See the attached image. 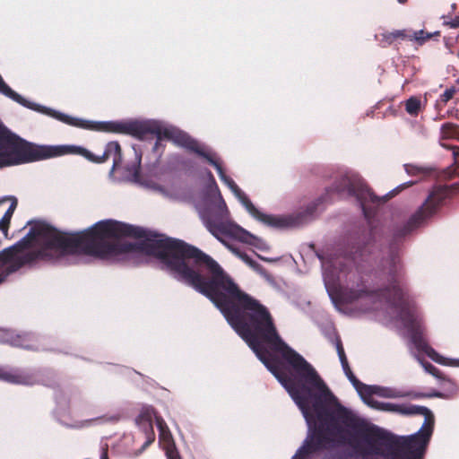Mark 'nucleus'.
Instances as JSON below:
<instances>
[{
  "label": "nucleus",
  "mask_w": 459,
  "mask_h": 459,
  "mask_svg": "<svg viewBox=\"0 0 459 459\" xmlns=\"http://www.w3.org/2000/svg\"><path fill=\"white\" fill-rule=\"evenodd\" d=\"M210 300L248 344L299 406L309 429L316 420L322 424L292 459H307L319 449L348 446L362 456L382 455L392 459H422L433 432L434 416L426 407L368 400V406L403 415H422L420 429L394 440L380 431L365 429L360 420L342 406L316 370L281 338L273 318L264 305L243 292L221 266L210 256Z\"/></svg>",
  "instance_id": "nucleus-1"
},
{
  "label": "nucleus",
  "mask_w": 459,
  "mask_h": 459,
  "mask_svg": "<svg viewBox=\"0 0 459 459\" xmlns=\"http://www.w3.org/2000/svg\"><path fill=\"white\" fill-rule=\"evenodd\" d=\"M65 255V233L44 222H35L27 236L0 254V285L8 275L36 258L57 259Z\"/></svg>",
  "instance_id": "nucleus-2"
},
{
  "label": "nucleus",
  "mask_w": 459,
  "mask_h": 459,
  "mask_svg": "<svg viewBox=\"0 0 459 459\" xmlns=\"http://www.w3.org/2000/svg\"><path fill=\"white\" fill-rule=\"evenodd\" d=\"M385 298L386 301L393 303L400 307V319L407 331V335L411 339L415 348L426 353L432 360L441 365H451L450 359L439 355L435 350L428 345L422 337V329L420 320L413 307L411 306L405 298L400 285H394L391 289L381 291L380 293H368L364 290H350L344 299L352 302L357 299H362L365 303H372L377 299Z\"/></svg>",
  "instance_id": "nucleus-3"
},
{
  "label": "nucleus",
  "mask_w": 459,
  "mask_h": 459,
  "mask_svg": "<svg viewBox=\"0 0 459 459\" xmlns=\"http://www.w3.org/2000/svg\"><path fill=\"white\" fill-rule=\"evenodd\" d=\"M69 153L80 154L87 160L96 163H102L108 159H112L113 166L110 171L111 174L120 167L122 161L121 148L117 142L108 143L104 153L101 156H95L90 151L79 146H37L32 145L21 138L14 158L12 161V166L34 160L59 157Z\"/></svg>",
  "instance_id": "nucleus-4"
},
{
  "label": "nucleus",
  "mask_w": 459,
  "mask_h": 459,
  "mask_svg": "<svg viewBox=\"0 0 459 459\" xmlns=\"http://www.w3.org/2000/svg\"><path fill=\"white\" fill-rule=\"evenodd\" d=\"M200 217L207 230L217 238L225 235L240 242L254 246L260 250H268L269 246L263 239L241 228L230 218L225 202L220 200L206 209L199 210Z\"/></svg>",
  "instance_id": "nucleus-5"
},
{
  "label": "nucleus",
  "mask_w": 459,
  "mask_h": 459,
  "mask_svg": "<svg viewBox=\"0 0 459 459\" xmlns=\"http://www.w3.org/2000/svg\"><path fill=\"white\" fill-rule=\"evenodd\" d=\"M123 131L141 140L154 135L159 141L162 139L171 140L173 143L188 149H194L195 145V141L185 133L154 120L129 123L123 126Z\"/></svg>",
  "instance_id": "nucleus-6"
},
{
  "label": "nucleus",
  "mask_w": 459,
  "mask_h": 459,
  "mask_svg": "<svg viewBox=\"0 0 459 459\" xmlns=\"http://www.w3.org/2000/svg\"><path fill=\"white\" fill-rule=\"evenodd\" d=\"M201 156H204L207 159V160L214 166L216 169L221 179L228 186V187L232 191L235 196L239 200V202L243 204V206L247 209V211L256 220L262 221L267 225H279V220L271 215L265 214L260 212L249 200L247 195L237 186V184L228 177L224 170L222 169L221 164L216 160L212 155L204 152L203 148H201L198 143L195 142V148L192 149Z\"/></svg>",
  "instance_id": "nucleus-7"
},
{
  "label": "nucleus",
  "mask_w": 459,
  "mask_h": 459,
  "mask_svg": "<svg viewBox=\"0 0 459 459\" xmlns=\"http://www.w3.org/2000/svg\"><path fill=\"white\" fill-rule=\"evenodd\" d=\"M201 156H204L207 159V160L214 166L216 169L221 179L228 186V187L232 191L235 196L239 200V202L243 204V206L247 209V211L256 220L262 221L267 225H279V220L271 215L265 214L260 212L249 200L247 195L237 186V184L228 177L224 170L222 169L221 164L216 160L212 155L204 152L203 148H201L198 143L195 142V148L192 149Z\"/></svg>",
  "instance_id": "nucleus-8"
},
{
  "label": "nucleus",
  "mask_w": 459,
  "mask_h": 459,
  "mask_svg": "<svg viewBox=\"0 0 459 459\" xmlns=\"http://www.w3.org/2000/svg\"><path fill=\"white\" fill-rule=\"evenodd\" d=\"M201 156H204L207 159V160L214 166L216 169L221 179L228 186V187L232 191L235 196L239 200V202L243 204V206L247 209V211L256 220L262 221L267 225H279V220L271 215L265 214L260 212L249 200L247 195L237 186V184L228 177L224 170L222 169L221 164L216 160L212 155L204 152L203 148H201L198 143L195 142V148L192 149Z\"/></svg>",
  "instance_id": "nucleus-9"
},
{
  "label": "nucleus",
  "mask_w": 459,
  "mask_h": 459,
  "mask_svg": "<svg viewBox=\"0 0 459 459\" xmlns=\"http://www.w3.org/2000/svg\"><path fill=\"white\" fill-rule=\"evenodd\" d=\"M335 191L355 195L360 202L365 215H367L368 209H369L368 207V203L377 204L379 202V198L371 192L358 175L353 173L346 174L336 185Z\"/></svg>",
  "instance_id": "nucleus-10"
},
{
  "label": "nucleus",
  "mask_w": 459,
  "mask_h": 459,
  "mask_svg": "<svg viewBox=\"0 0 459 459\" xmlns=\"http://www.w3.org/2000/svg\"><path fill=\"white\" fill-rule=\"evenodd\" d=\"M446 197V191L442 187L434 189L425 203L410 217L406 224V230L411 231L431 218Z\"/></svg>",
  "instance_id": "nucleus-11"
},
{
  "label": "nucleus",
  "mask_w": 459,
  "mask_h": 459,
  "mask_svg": "<svg viewBox=\"0 0 459 459\" xmlns=\"http://www.w3.org/2000/svg\"><path fill=\"white\" fill-rule=\"evenodd\" d=\"M21 138L8 130L0 121V169L12 166Z\"/></svg>",
  "instance_id": "nucleus-12"
},
{
  "label": "nucleus",
  "mask_w": 459,
  "mask_h": 459,
  "mask_svg": "<svg viewBox=\"0 0 459 459\" xmlns=\"http://www.w3.org/2000/svg\"><path fill=\"white\" fill-rule=\"evenodd\" d=\"M156 423L160 431V443L165 450L168 459H180L178 453L175 448V444L171 433L166 426L164 420L157 417Z\"/></svg>",
  "instance_id": "nucleus-13"
},
{
  "label": "nucleus",
  "mask_w": 459,
  "mask_h": 459,
  "mask_svg": "<svg viewBox=\"0 0 459 459\" xmlns=\"http://www.w3.org/2000/svg\"><path fill=\"white\" fill-rule=\"evenodd\" d=\"M366 392H362L360 397L363 399L365 403L368 404V400H375L372 394H377L385 398H400L409 396L410 393L396 390L388 387H381L378 385H368Z\"/></svg>",
  "instance_id": "nucleus-14"
},
{
  "label": "nucleus",
  "mask_w": 459,
  "mask_h": 459,
  "mask_svg": "<svg viewBox=\"0 0 459 459\" xmlns=\"http://www.w3.org/2000/svg\"><path fill=\"white\" fill-rule=\"evenodd\" d=\"M0 380L12 384L31 385V377L18 370L0 367Z\"/></svg>",
  "instance_id": "nucleus-15"
},
{
  "label": "nucleus",
  "mask_w": 459,
  "mask_h": 459,
  "mask_svg": "<svg viewBox=\"0 0 459 459\" xmlns=\"http://www.w3.org/2000/svg\"><path fill=\"white\" fill-rule=\"evenodd\" d=\"M376 39L382 47L385 48L397 39H407V31L405 30H397L392 32L384 31L376 35Z\"/></svg>",
  "instance_id": "nucleus-16"
},
{
  "label": "nucleus",
  "mask_w": 459,
  "mask_h": 459,
  "mask_svg": "<svg viewBox=\"0 0 459 459\" xmlns=\"http://www.w3.org/2000/svg\"><path fill=\"white\" fill-rule=\"evenodd\" d=\"M0 93L4 94V96L12 99L13 100L16 101L17 103L32 108V109H38L35 107V104L30 103L27 100H25L22 96L13 91L3 80L2 76L0 75Z\"/></svg>",
  "instance_id": "nucleus-17"
},
{
  "label": "nucleus",
  "mask_w": 459,
  "mask_h": 459,
  "mask_svg": "<svg viewBox=\"0 0 459 459\" xmlns=\"http://www.w3.org/2000/svg\"><path fill=\"white\" fill-rule=\"evenodd\" d=\"M8 199L11 201V204L0 221V231L4 238H6L7 236L10 221L17 206V199L15 197H10Z\"/></svg>",
  "instance_id": "nucleus-18"
},
{
  "label": "nucleus",
  "mask_w": 459,
  "mask_h": 459,
  "mask_svg": "<svg viewBox=\"0 0 459 459\" xmlns=\"http://www.w3.org/2000/svg\"><path fill=\"white\" fill-rule=\"evenodd\" d=\"M152 412L147 411L146 412L142 413L139 418L137 419V423L143 428V429L148 433L150 431V434H148V440L146 442V445L152 443L154 439V435L152 432Z\"/></svg>",
  "instance_id": "nucleus-19"
},
{
  "label": "nucleus",
  "mask_w": 459,
  "mask_h": 459,
  "mask_svg": "<svg viewBox=\"0 0 459 459\" xmlns=\"http://www.w3.org/2000/svg\"><path fill=\"white\" fill-rule=\"evenodd\" d=\"M439 35H440V32L438 30L434 31L433 33H429V32L424 31L423 30H420L417 31H413L411 34L407 33V39H409L410 41H414L418 45H423L425 42H427L432 37H438Z\"/></svg>",
  "instance_id": "nucleus-20"
},
{
  "label": "nucleus",
  "mask_w": 459,
  "mask_h": 459,
  "mask_svg": "<svg viewBox=\"0 0 459 459\" xmlns=\"http://www.w3.org/2000/svg\"><path fill=\"white\" fill-rule=\"evenodd\" d=\"M48 114L51 115L52 117H56V119L64 122V123H66L68 125H71V126H80V127H85V128H90L91 126L89 125V122L87 121H82V120H80V119H77V118H74V117H71L65 114H62V113H58V112H56V111H49V112H47Z\"/></svg>",
  "instance_id": "nucleus-21"
},
{
  "label": "nucleus",
  "mask_w": 459,
  "mask_h": 459,
  "mask_svg": "<svg viewBox=\"0 0 459 459\" xmlns=\"http://www.w3.org/2000/svg\"><path fill=\"white\" fill-rule=\"evenodd\" d=\"M333 342L336 348V351H337L342 369L344 371V374L348 373L351 369L349 366V363H348V360H347V358H346V355L344 352V349L342 347V341L339 338V336H335L333 340Z\"/></svg>",
  "instance_id": "nucleus-22"
},
{
  "label": "nucleus",
  "mask_w": 459,
  "mask_h": 459,
  "mask_svg": "<svg viewBox=\"0 0 459 459\" xmlns=\"http://www.w3.org/2000/svg\"><path fill=\"white\" fill-rule=\"evenodd\" d=\"M441 140L459 138V127L452 123H446L440 129Z\"/></svg>",
  "instance_id": "nucleus-23"
},
{
  "label": "nucleus",
  "mask_w": 459,
  "mask_h": 459,
  "mask_svg": "<svg viewBox=\"0 0 459 459\" xmlns=\"http://www.w3.org/2000/svg\"><path fill=\"white\" fill-rule=\"evenodd\" d=\"M420 107L421 102L416 97H411L405 102V109L407 113L411 116H417L420 110Z\"/></svg>",
  "instance_id": "nucleus-24"
},
{
  "label": "nucleus",
  "mask_w": 459,
  "mask_h": 459,
  "mask_svg": "<svg viewBox=\"0 0 459 459\" xmlns=\"http://www.w3.org/2000/svg\"><path fill=\"white\" fill-rule=\"evenodd\" d=\"M222 235H220V242H221L228 249H230L234 255L238 256L243 262H245L247 265L250 263L251 258L245 253L239 251L238 248L234 247L232 245L229 244L222 238Z\"/></svg>",
  "instance_id": "nucleus-25"
},
{
  "label": "nucleus",
  "mask_w": 459,
  "mask_h": 459,
  "mask_svg": "<svg viewBox=\"0 0 459 459\" xmlns=\"http://www.w3.org/2000/svg\"><path fill=\"white\" fill-rule=\"evenodd\" d=\"M345 376L351 381V383L355 387L359 395H361L362 392L365 393V390L368 389L367 385L361 383L356 378L351 370H350L348 373H345Z\"/></svg>",
  "instance_id": "nucleus-26"
},
{
  "label": "nucleus",
  "mask_w": 459,
  "mask_h": 459,
  "mask_svg": "<svg viewBox=\"0 0 459 459\" xmlns=\"http://www.w3.org/2000/svg\"><path fill=\"white\" fill-rule=\"evenodd\" d=\"M330 266L331 265L328 262H323L324 280L327 288L331 285L334 286L335 283V276L329 271Z\"/></svg>",
  "instance_id": "nucleus-27"
},
{
  "label": "nucleus",
  "mask_w": 459,
  "mask_h": 459,
  "mask_svg": "<svg viewBox=\"0 0 459 459\" xmlns=\"http://www.w3.org/2000/svg\"><path fill=\"white\" fill-rule=\"evenodd\" d=\"M140 162H141V158L137 157L134 164H133L132 166L126 167V171H127L126 177L128 178L136 179L138 178Z\"/></svg>",
  "instance_id": "nucleus-28"
},
{
  "label": "nucleus",
  "mask_w": 459,
  "mask_h": 459,
  "mask_svg": "<svg viewBox=\"0 0 459 459\" xmlns=\"http://www.w3.org/2000/svg\"><path fill=\"white\" fill-rule=\"evenodd\" d=\"M248 265L254 269L255 271H256L257 273H259L261 275H263L264 277H265L267 280H271V275L267 273V272L258 264L256 263L255 261L254 260H250V263L248 264Z\"/></svg>",
  "instance_id": "nucleus-29"
},
{
  "label": "nucleus",
  "mask_w": 459,
  "mask_h": 459,
  "mask_svg": "<svg viewBox=\"0 0 459 459\" xmlns=\"http://www.w3.org/2000/svg\"><path fill=\"white\" fill-rule=\"evenodd\" d=\"M12 343L15 346H20V347H22V348H26V349H30L32 348L31 345H30L29 343H27V340L25 337H22L21 335H17L16 338L14 340L12 341Z\"/></svg>",
  "instance_id": "nucleus-30"
},
{
  "label": "nucleus",
  "mask_w": 459,
  "mask_h": 459,
  "mask_svg": "<svg viewBox=\"0 0 459 459\" xmlns=\"http://www.w3.org/2000/svg\"><path fill=\"white\" fill-rule=\"evenodd\" d=\"M455 89L450 88L445 91V92L441 95V100L445 103L449 101L455 95Z\"/></svg>",
  "instance_id": "nucleus-31"
},
{
  "label": "nucleus",
  "mask_w": 459,
  "mask_h": 459,
  "mask_svg": "<svg viewBox=\"0 0 459 459\" xmlns=\"http://www.w3.org/2000/svg\"><path fill=\"white\" fill-rule=\"evenodd\" d=\"M421 365L424 367L425 370L433 375V376H437V369L433 366L431 365L430 363H424V362H421Z\"/></svg>",
  "instance_id": "nucleus-32"
},
{
  "label": "nucleus",
  "mask_w": 459,
  "mask_h": 459,
  "mask_svg": "<svg viewBox=\"0 0 459 459\" xmlns=\"http://www.w3.org/2000/svg\"><path fill=\"white\" fill-rule=\"evenodd\" d=\"M445 24L448 25L450 28H458L459 27V15L455 16L453 20L449 22H446Z\"/></svg>",
  "instance_id": "nucleus-33"
},
{
  "label": "nucleus",
  "mask_w": 459,
  "mask_h": 459,
  "mask_svg": "<svg viewBox=\"0 0 459 459\" xmlns=\"http://www.w3.org/2000/svg\"><path fill=\"white\" fill-rule=\"evenodd\" d=\"M442 146L452 150L454 158L455 159L456 158V156L459 153V148L457 146H448V145H446L445 143H442Z\"/></svg>",
  "instance_id": "nucleus-34"
},
{
  "label": "nucleus",
  "mask_w": 459,
  "mask_h": 459,
  "mask_svg": "<svg viewBox=\"0 0 459 459\" xmlns=\"http://www.w3.org/2000/svg\"><path fill=\"white\" fill-rule=\"evenodd\" d=\"M258 257L264 261H266V262H274L276 261L277 259H273V258H266V257H264V256H261V255H258Z\"/></svg>",
  "instance_id": "nucleus-35"
},
{
  "label": "nucleus",
  "mask_w": 459,
  "mask_h": 459,
  "mask_svg": "<svg viewBox=\"0 0 459 459\" xmlns=\"http://www.w3.org/2000/svg\"><path fill=\"white\" fill-rule=\"evenodd\" d=\"M100 459H108V455H107V454H106V453H104V454L101 455Z\"/></svg>",
  "instance_id": "nucleus-36"
},
{
  "label": "nucleus",
  "mask_w": 459,
  "mask_h": 459,
  "mask_svg": "<svg viewBox=\"0 0 459 459\" xmlns=\"http://www.w3.org/2000/svg\"><path fill=\"white\" fill-rule=\"evenodd\" d=\"M406 1H407V0H398V2H399V3H402V4L405 3Z\"/></svg>",
  "instance_id": "nucleus-37"
},
{
  "label": "nucleus",
  "mask_w": 459,
  "mask_h": 459,
  "mask_svg": "<svg viewBox=\"0 0 459 459\" xmlns=\"http://www.w3.org/2000/svg\"><path fill=\"white\" fill-rule=\"evenodd\" d=\"M458 57H459V50H458V54H457Z\"/></svg>",
  "instance_id": "nucleus-38"
}]
</instances>
